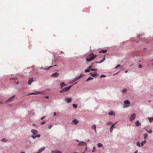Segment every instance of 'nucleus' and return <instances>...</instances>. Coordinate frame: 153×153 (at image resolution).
Listing matches in <instances>:
<instances>
[{
  "instance_id": "nucleus-1",
  "label": "nucleus",
  "mask_w": 153,
  "mask_h": 153,
  "mask_svg": "<svg viewBox=\"0 0 153 153\" xmlns=\"http://www.w3.org/2000/svg\"><path fill=\"white\" fill-rule=\"evenodd\" d=\"M97 56V55L94 54L93 53H91L89 54L88 56L86 57V61L87 62L91 61L96 58Z\"/></svg>"
},
{
  "instance_id": "nucleus-2",
  "label": "nucleus",
  "mask_w": 153,
  "mask_h": 153,
  "mask_svg": "<svg viewBox=\"0 0 153 153\" xmlns=\"http://www.w3.org/2000/svg\"><path fill=\"white\" fill-rule=\"evenodd\" d=\"M72 86H69L63 88L60 91V92L61 93H63L68 91L71 87Z\"/></svg>"
},
{
  "instance_id": "nucleus-3",
  "label": "nucleus",
  "mask_w": 153,
  "mask_h": 153,
  "mask_svg": "<svg viewBox=\"0 0 153 153\" xmlns=\"http://www.w3.org/2000/svg\"><path fill=\"white\" fill-rule=\"evenodd\" d=\"M125 105H124V108H127L129 105L130 102L127 100H126L124 101Z\"/></svg>"
},
{
  "instance_id": "nucleus-4",
  "label": "nucleus",
  "mask_w": 153,
  "mask_h": 153,
  "mask_svg": "<svg viewBox=\"0 0 153 153\" xmlns=\"http://www.w3.org/2000/svg\"><path fill=\"white\" fill-rule=\"evenodd\" d=\"M43 92H39V91H36L35 92L32 93L28 95H35V94H43Z\"/></svg>"
},
{
  "instance_id": "nucleus-5",
  "label": "nucleus",
  "mask_w": 153,
  "mask_h": 153,
  "mask_svg": "<svg viewBox=\"0 0 153 153\" xmlns=\"http://www.w3.org/2000/svg\"><path fill=\"white\" fill-rule=\"evenodd\" d=\"M59 75V73H58L57 72H56L55 73L51 75V76L54 77L55 78H56Z\"/></svg>"
},
{
  "instance_id": "nucleus-6",
  "label": "nucleus",
  "mask_w": 153,
  "mask_h": 153,
  "mask_svg": "<svg viewBox=\"0 0 153 153\" xmlns=\"http://www.w3.org/2000/svg\"><path fill=\"white\" fill-rule=\"evenodd\" d=\"M136 114H133L130 117V120L132 121L134 119H135V118Z\"/></svg>"
},
{
  "instance_id": "nucleus-7",
  "label": "nucleus",
  "mask_w": 153,
  "mask_h": 153,
  "mask_svg": "<svg viewBox=\"0 0 153 153\" xmlns=\"http://www.w3.org/2000/svg\"><path fill=\"white\" fill-rule=\"evenodd\" d=\"M86 143H85V142H82V141L80 142L78 144V145L79 146H83V145L86 146Z\"/></svg>"
},
{
  "instance_id": "nucleus-8",
  "label": "nucleus",
  "mask_w": 153,
  "mask_h": 153,
  "mask_svg": "<svg viewBox=\"0 0 153 153\" xmlns=\"http://www.w3.org/2000/svg\"><path fill=\"white\" fill-rule=\"evenodd\" d=\"M33 78H31L29 79L28 82V84L29 85H30L32 82H33Z\"/></svg>"
},
{
  "instance_id": "nucleus-9",
  "label": "nucleus",
  "mask_w": 153,
  "mask_h": 153,
  "mask_svg": "<svg viewBox=\"0 0 153 153\" xmlns=\"http://www.w3.org/2000/svg\"><path fill=\"white\" fill-rule=\"evenodd\" d=\"M15 95H13L12 97H11L10 98H9L8 100H7L6 101V102H8L11 101H12L13 100L14 98H15Z\"/></svg>"
},
{
  "instance_id": "nucleus-10",
  "label": "nucleus",
  "mask_w": 153,
  "mask_h": 153,
  "mask_svg": "<svg viewBox=\"0 0 153 153\" xmlns=\"http://www.w3.org/2000/svg\"><path fill=\"white\" fill-rule=\"evenodd\" d=\"M45 149V147H43L42 148L40 149L38 151V152L37 153H40L42 152L43 151H44Z\"/></svg>"
},
{
  "instance_id": "nucleus-11",
  "label": "nucleus",
  "mask_w": 153,
  "mask_h": 153,
  "mask_svg": "<svg viewBox=\"0 0 153 153\" xmlns=\"http://www.w3.org/2000/svg\"><path fill=\"white\" fill-rule=\"evenodd\" d=\"M31 132H32V133H33V135H34V136H35V135L36 134H37V131L35 129H32L31 130Z\"/></svg>"
},
{
  "instance_id": "nucleus-12",
  "label": "nucleus",
  "mask_w": 153,
  "mask_h": 153,
  "mask_svg": "<svg viewBox=\"0 0 153 153\" xmlns=\"http://www.w3.org/2000/svg\"><path fill=\"white\" fill-rule=\"evenodd\" d=\"M115 125V124H113L111 126L110 128V132H112L113 129L114 128V127Z\"/></svg>"
},
{
  "instance_id": "nucleus-13",
  "label": "nucleus",
  "mask_w": 153,
  "mask_h": 153,
  "mask_svg": "<svg viewBox=\"0 0 153 153\" xmlns=\"http://www.w3.org/2000/svg\"><path fill=\"white\" fill-rule=\"evenodd\" d=\"M72 122L75 125L79 123L78 121L76 119H74V120H73Z\"/></svg>"
},
{
  "instance_id": "nucleus-14",
  "label": "nucleus",
  "mask_w": 153,
  "mask_h": 153,
  "mask_svg": "<svg viewBox=\"0 0 153 153\" xmlns=\"http://www.w3.org/2000/svg\"><path fill=\"white\" fill-rule=\"evenodd\" d=\"M105 57L104 56V58L102 60H101L100 61V62H95V63H100L102 62H103V61H105Z\"/></svg>"
},
{
  "instance_id": "nucleus-15",
  "label": "nucleus",
  "mask_w": 153,
  "mask_h": 153,
  "mask_svg": "<svg viewBox=\"0 0 153 153\" xmlns=\"http://www.w3.org/2000/svg\"><path fill=\"white\" fill-rule=\"evenodd\" d=\"M65 100L67 101V102L68 103H70L71 101V98L67 97Z\"/></svg>"
},
{
  "instance_id": "nucleus-16",
  "label": "nucleus",
  "mask_w": 153,
  "mask_h": 153,
  "mask_svg": "<svg viewBox=\"0 0 153 153\" xmlns=\"http://www.w3.org/2000/svg\"><path fill=\"white\" fill-rule=\"evenodd\" d=\"M60 85H61V88L62 89L64 86H66L67 85L65 84L64 82H63L61 83Z\"/></svg>"
},
{
  "instance_id": "nucleus-17",
  "label": "nucleus",
  "mask_w": 153,
  "mask_h": 153,
  "mask_svg": "<svg viewBox=\"0 0 153 153\" xmlns=\"http://www.w3.org/2000/svg\"><path fill=\"white\" fill-rule=\"evenodd\" d=\"M108 114L109 115H113L114 116L115 115L113 111H111L108 113Z\"/></svg>"
},
{
  "instance_id": "nucleus-18",
  "label": "nucleus",
  "mask_w": 153,
  "mask_h": 153,
  "mask_svg": "<svg viewBox=\"0 0 153 153\" xmlns=\"http://www.w3.org/2000/svg\"><path fill=\"white\" fill-rule=\"evenodd\" d=\"M40 136V134H38L36 136L32 135L31 137L33 139H35L36 137H39Z\"/></svg>"
},
{
  "instance_id": "nucleus-19",
  "label": "nucleus",
  "mask_w": 153,
  "mask_h": 153,
  "mask_svg": "<svg viewBox=\"0 0 153 153\" xmlns=\"http://www.w3.org/2000/svg\"><path fill=\"white\" fill-rule=\"evenodd\" d=\"M135 124L136 126H138L140 125V123L138 121H137L135 123Z\"/></svg>"
},
{
  "instance_id": "nucleus-20",
  "label": "nucleus",
  "mask_w": 153,
  "mask_h": 153,
  "mask_svg": "<svg viewBox=\"0 0 153 153\" xmlns=\"http://www.w3.org/2000/svg\"><path fill=\"white\" fill-rule=\"evenodd\" d=\"M92 128L94 130V131L95 133L97 132V131L96 130V126L95 125H93L92 126Z\"/></svg>"
},
{
  "instance_id": "nucleus-21",
  "label": "nucleus",
  "mask_w": 153,
  "mask_h": 153,
  "mask_svg": "<svg viewBox=\"0 0 153 153\" xmlns=\"http://www.w3.org/2000/svg\"><path fill=\"white\" fill-rule=\"evenodd\" d=\"M52 153H62L61 151H52Z\"/></svg>"
},
{
  "instance_id": "nucleus-22",
  "label": "nucleus",
  "mask_w": 153,
  "mask_h": 153,
  "mask_svg": "<svg viewBox=\"0 0 153 153\" xmlns=\"http://www.w3.org/2000/svg\"><path fill=\"white\" fill-rule=\"evenodd\" d=\"M107 52V50H102L99 51V53H105Z\"/></svg>"
},
{
  "instance_id": "nucleus-23",
  "label": "nucleus",
  "mask_w": 153,
  "mask_h": 153,
  "mask_svg": "<svg viewBox=\"0 0 153 153\" xmlns=\"http://www.w3.org/2000/svg\"><path fill=\"white\" fill-rule=\"evenodd\" d=\"M53 67V66H50L48 68H43L42 67H41L40 68L41 69H44V70H49L50 69V68L52 67Z\"/></svg>"
},
{
  "instance_id": "nucleus-24",
  "label": "nucleus",
  "mask_w": 153,
  "mask_h": 153,
  "mask_svg": "<svg viewBox=\"0 0 153 153\" xmlns=\"http://www.w3.org/2000/svg\"><path fill=\"white\" fill-rule=\"evenodd\" d=\"M146 142V140H144L143 141H142L141 143V145L142 146H143L144 144Z\"/></svg>"
},
{
  "instance_id": "nucleus-25",
  "label": "nucleus",
  "mask_w": 153,
  "mask_h": 153,
  "mask_svg": "<svg viewBox=\"0 0 153 153\" xmlns=\"http://www.w3.org/2000/svg\"><path fill=\"white\" fill-rule=\"evenodd\" d=\"M149 120V121L150 122H152V121H153V117H149L148 118Z\"/></svg>"
},
{
  "instance_id": "nucleus-26",
  "label": "nucleus",
  "mask_w": 153,
  "mask_h": 153,
  "mask_svg": "<svg viewBox=\"0 0 153 153\" xmlns=\"http://www.w3.org/2000/svg\"><path fill=\"white\" fill-rule=\"evenodd\" d=\"M112 124V122L111 121H109L107 122L106 123V125H110Z\"/></svg>"
},
{
  "instance_id": "nucleus-27",
  "label": "nucleus",
  "mask_w": 153,
  "mask_h": 153,
  "mask_svg": "<svg viewBox=\"0 0 153 153\" xmlns=\"http://www.w3.org/2000/svg\"><path fill=\"white\" fill-rule=\"evenodd\" d=\"M97 145H98V147H102V146H103V145H102V144L101 143H98Z\"/></svg>"
},
{
  "instance_id": "nucleus-28",
  "label": "nucleus",
  "mask_w": 153,
  "mask_h": 153,
  "mask_svg": "<svg viewBox=\"0 0 153 153\" xmlns=\"http://www.w3.org/2000/svg\"><path fill=\"white\" fill-rule=\"evenodd\" d=\"M143 135L145 139H146L148 137V135L147 134H143Z\"/></svg>"
},
{
  "instance_id": "nucleus-29",
  "label": "nucleus",
  "mask_w": 153,
  "mask_h": 153,
  "mask_svg": "<svg viewBox=\"0 0 153 153\" xmlns=\"http://www.w3.org/2000/svg\"><path fill=\"white\" fill-rule=\"evenodd\" d=\"M98 75L96 74H94L92 75V76L94 77H97Z\"/></svg>"
},
{
  "instance_id": "nucleus-30",
  "label": "nucleus",
  "mask_w": 153,
  "mask_h": 153,
  "mask_svg": "<svg viewBox=\"0 0 153 153\" xmlns=\"http://www.w3.org/2000/svg\"><path fill=\"white\" fill-rule=\"evenodd\" d=\"M93 79V78L92 77H89L86 80V81H88L91 79Z\"/></svg>"
},
{
  "instance_id": "nucleus-31",
  "label": "nucleus",
  "mask_w": 153,
  "mask_h": 153,
  "mask_svg": "<svg viewBox=\"0 0 153 153\" xmlns=\"http://www.w3.org/2000/svg\"><path fill=\"white\" fill-rule=\"evenodd\" d=\"M146 131L148 132L149 133H151L152 132V131L151 130H150L149 131H148L146 129Z\"/></svg>"
},
{
  "instance_id": "nucleus-32",
  "label": "nucleus",
  "mask_w": 153,
  "mask_h": 153,
  "mask_svg": "<svg viewBox=\"0 0 153 153\" xmlns=\"http://www.w3.org/2000/svg\"><path fill=\"white\" fill-rule=\"evenodd\" d=\"M1 141H3L4 142H6L7 141V140L6 139H1Z\"/></svg>"
},
{
  "instance_id": "nucleus-33",
  "label": "nucleus",
  "mask_w": 153,
  "mask_h": 153,
  "mask_svg": "<svg viewBox=\"0 0 153 153\" xmlns=\"http://www.w3.org/2000/svg\"><path fill=\"white\" fill-rule=\"evenodd\" d=\"M90 71V70L88 69H86L85 70V72H89Z\"/></svg>"
},
{
  "instance_id": "nucleus-34",
  "label": "nucleus",
  "mask_w": 153,
  "mask_h": 153,
  "mask_svg": "<svg viewBox=\"0 0 153 153\" xmlns=\"http://www.w3.org/2000/svg\"><path fill=\"white\" fill-rule=\"evenodd\" d=\"M73 106L74 108H76L77 107V105L75 104H73Z\"/></svg>"
},
{
  "instance_id": "nucleus-35",
  "label": "nucleus",
  "mask_w": 153,
  "mask_h": 153,
  "mask_svg": "<svg viewBox=\"0 0 153 153\" xmlns=\"http://www.w3.org/2000/svg\"><path fill=\"white\" fill-rule=\"evenodd\" d=\"M95 149H96V148L94 147H93V150L92 151V152H94L95 150Z\"/></svg>"
},
{
  "instance_id": "nucleus-36",
  "label": "nucleus",
  "mask_w": 153,
  "mask_h": 153,
  "mask_svg": "<svg viewBox=\"0 0 153 153\" xmlns=\"http://www.w3.org/2000/svg\"><path fill=\"white\" fill-rule=\"evenodd\" d=\"M137 146H138L140 147V143L139 142H137Z\"/></svg>"
},
{
  "instance_id": "nucleus-37",
  "label": "nucleus",
  "mask_w": 153,
  "mask_h": 153,
  "mask_svg": "<svg viewBox=\"0 0 153 153\" xmlns=\"http://www.w3.org/2000/svg\"><path fill=\"white\" fill-rule=\"evenodd\" d=\"M91 70L92 71H96L97 69L91 68Z\"/></svg>"
},
{
  "instance_id": "nucleus-38",
  "label": "nucleus",
  "mask_w": 153,
  "mask_h": 153,
  "mask_svg": "<svg viewBox=\"0 0 153 153\" xmlns=\"http://www.w3.org/2000/svg\"><path fill=\"white\" fill-rule=\"evenodd\" d=\"M92 67H93L92 65H90V66H89L88 67V69H89L90 70H91V68H92Z\"/></svg>"
},
{
  "instance_id": "nucleus-39",
  "label": "nucleus",
  "mask_w": 153,
  "mask_h": 153,
  "mask_svg": "<svg viewBox=\"0 0 153 153\" xmlns=\"http://www.w3.org/2000/svg\"><path fill=\"white\" fill-rule=\"evenodd\" d=\"M126 91H127V90H126V89H124L123 90V93H125V92H126Z\"/></svg>"
},
{
  "instance_id": "nucleus-40",
  "label": "nucleus",
  "mask_w": 153,
  "mask_h": 153,
  "mask_svg": "<svg viewBox=\"0 0 153 153\" xmlns=\"http://www.w3.org/2000/svg\"><path fill=\"white\" fill-rule=\"evenodd\" d=\"M106 76L105 75H102L100 76V78H102V77H105Z\"/></svg>"
},
{
  "instance_id": "nucleus-41",
  "label": "nucleus",
  "mask_w": 153,
  "mask_h": 153,
  "mask_svg": "<svg viewBox=\"0 0 153 153\" xmlns=\"http://www.w3.org/2000/svg\"><path fill=\"white\" fill-rule=\"evenodd\" d=\"M82 76V74H81L79 76H78V77H77V78L78 79H79L80 77H81Z\"/></svg>"
},
{
  "instance_id": "nucleus-42",
  "label": "nucleus",
  "mask_w": 153,
  "mask_h": 153,
  "mask_svg": "<svg viewBox=\"0 0 153 153\" xmlns=\"http://www.w3.org/2000/svg\"><path fill=\"white\" fill-rule=\"evenodd\" d=\"M142 67V65H139L138 66L139 68H141Z\"/></svg>"
},
{
  "instance_id": "nucleus-43",
  "label": "nucleus",
  "mask_w": 153,
  "mask_h": 153,
  "mask_svg": "<svg viewBox=\"0 0 153 153\" xmlns=\"http://www.w3.org/2000/svg\"><path fill=\"white\" fill-rule=\"evenodd\" d=\"M45 121H43L41 123V124L42 125H43V124H45Z\"/></svg>"
},
{
  "instance_id": "nucleus-44",
  "label": "nucleus",
  "mask_w": 153,
  "mask_h": 153,
  "mask_svg": "<svg viewBox=\"0 0 153 153\" xmlns=\"http://www.w3.org/2000/svg\"><path fill=\"white\" fill-rule=\"evenodd\" d=\"M52 126L49 125L48 126V128H49V129H51L52 128Z\"/></svg>"
},
{
  "instance_id": "nucleus-45",
  "label": "nucleus",
  "mask_w": 153,
  "mask_h": 153,
  "mask_svg": "<svg viewBox=\"0 0 153 153\" xmlns=\"http://www.w3.org/2000/svg\"><path fill=\"white\" fill-rule=\"evenodd\" d=\"M77 80L76 79V78H75V79H74L73 80V82H75V81H76V80Z\"/></svg>"
},
{
  "instance_id": "nucleus-46",
  "label": "nucleus",
  "mask_w": 153,
  "mask_h": 153,
  "mask_svg": "<svg viewBox=\"0 0 153 153\" xmlns=\"http://www.w3.org/2000/svg\"><path fill=\"white\" fill-rule=\"evenodd\" d=\"M56 113L55 112H54V113H53V115L54 116H55L56 115Z\"/></svg>"
},
{
  "instance_id": "nucleus-47",
  "label": "nucleus",
  "mask_w": 153,
  "mask_h": 153,
  "mask_svg": "<svg viewBox=\"0 0 153 153\" xmlns=\"http://www.w3.org/2000/svg\"><path fill=\"white\" fill-rule=\"evenodd\" d=\"M45 116H44V117H42V118H41V119L42 120H43L44 118V117H45Z\"/></svg>"
},
{
  "instance_id": "nucleus-48",
  "label": "nucleus",
  "mask_w": 153,
  "mask_h": 153,
  "mask_svg": "<svg viewBox=\"0 0 153 153\" xmlns=\"http://www.w3.org/2000/svg\"><path fill=\"white\" fill-rule=\"evenodd\" d=\"M45 98L47 99H48L49 98V97L48 96H47L45 97Z\"/></svg>"
},
{
  "instance_id": "nucleus-49",
  "label": "nucleus",
  "mask_w": 153,
  "mask_h": 153,
  "mask_svg": "<svg viewBox=\"0 0 153 153\" xmlns=\"http://www.w3.org/2000/svg\"><path fill=\"white\" fill-rule=\"evenodd\" d=\"M90 74L92 76V75H93V74L92 73H90Z\"/></svg>"
},
{
  "instance_id": "nucleus-50",
  "label": "nucleus",
  "mask_w": 153,
  "mask_h": 153,
  "mask_svg": "<svg viewBox=\"0 0 153 153\" xmlns=\"http://www.w3.org/2000/svg\"><path fill=\"white\" fill-rule=\"evenodd\" d=\"M117 66V67H120V65H118Z\"/></svg>"
},
{
  "instance_id": "nucleus-51",
  "label": "nucleus",
  "mask_w": 153,
  "mask_h": 153,
  "mask_svg": "<svg viewBox=\"0 0 153 153\" xmlns=\"http://www.w3.org/2000/svg\"><path fill=\"white\" fill-rule=\"evenodd\" d=\"M137 151H136L134 153H137Z\"/></svg>"
},
{
  "instance_id": "nucleus-52",
  "label": "nucleus",
  "mask_w": 153,
  "mask_h": 153,
  "mask_svg": "<svg viewBox=\"0 0 153 153\" xmlns=\"http://www.w3.org/2000/svg\"><path fill=\"white\" fill-rule=\"evenodd\" d=\"M118 67H117V66L116 67H115V69H116V68H117Z\"/></svg>"
},
{
  "instance_id": "nucleus-53",
  "label": "nucleus",
  "mask_w": 153,
  "mask_h": 153,
  "mask_svg": "<svg viewBox=\"0 0 153 153\" xmlns=\"http://www.w3.org/2000/svg\"><path fill=\"white\" fill-rule=\"evenodd\" d=\"M127 72H128V71H125V72L126 73H127Z\"/></svg>"
},
{
  "instance_id": "nucleus-54",
  "label": "nucleus",
  "mask_w": 153,
  "mask_h": 153,
  "mask_svg": "<svg viewBox=\"0 0 153 153\" xmlns=\"http://www.w3.org/2000/svg\"><path fill=\"white\" fill-rule=\"evenodd\" d=\"M18 83H19V82H17L16 83V84H18Z\"/></svg>"
},
{
  "instance_id": "nucleus-55",
  "label": "nucleus",
  "mask_w": 153,
  "mask_h": 153,
  "mask_svg": "<svg viewBox=\"0 0 153 153\" xmlns=\"http://www.w3.org/2000/svg\"><path fill=\"white\" fill-rule=\"evenodd\" d=\"M2 102H0V104H2Z\"/></svg>"
},
{
  "instance_id": "nucleus-56",
  "label": "nucleus",
  "mask_w": 153,
  "mask_h": 153,
  "mask_svg": "<svg viewBox=\"0 0 153 153\" xmlns=\"http://www.w3.org/2000/svg\"><path fill=\"white\" fill-rule=\"evenodd\" d=\"M117 123V122H116L114 124H116V123Z\"/></svg>"
},
{
  "instance_id": "nucleus-57",
  "label": "nucleus",
  "mask_w": 153,
  "mask_h": 153,
  "mask_svg": "<svg viewBox=\"0 0 153 153\" xmlns=\"http://www.w3.org/2000/svg\"><path fill=\"white\" fill-rule=\"evenodd\" d=\"M76 79H77V80H78V78H77V77H76Z\"/></svg>"
},
{
  "instance_id": "nucleus-58",
  "label": "nucleus",
  "mask_w": 153,
  "mask_h": 153,
  "mask_svg": "<svg viewBox=\"0 0 153 153\" xmlns=\"http://www.w3.org/2000/svg\"><path fill=\"white\" fill-rule=\"evenodd\" d=\"M21 153H25V152H21Z\"/></svg>"
},
{
  "instance_id": "nucleus-59",
  "label": "nucleus",
  "mask_w": 153,
  "mask_h": 153,
  "mask_svg": "<svg viewBox=\"0 0 153 153\" xmlns=\"http://www.w3.org/2000/svg\"><path fill=\"white\" fill-rule=\"evenodd\" d=\"M74 153H78L77 152H74Z\"/></svg>"
},
{
  "instance_id": "nucleus-60",
  "label": "nucleus",
  "mask_w": 153,
  "mask_h": 153,
  "mask_svg": "<svg viewBox=\"0 0 153 153\" xmlns=\"http://www.w3.org/2000/svg\"><path fill=\"white\" fill-rule=\"evenodd\" d=\"M56 65H54V66H56Z\"/></svg>"
},
{
  "instance_id": "nucleus-61",
  "label": "nucleus",
  "mask_w": 153,
  "mask_h": 153,
  "mask_svg": "<svg viewBox=\"0 0 153 153\" xmlns=\"http://www.w3.org/2000/svg\"><path fill=\"white\" fill-rule=\"evenodd\" d=\"M89 141V140H88V142Z\"/></svg>"
},
{
  "instance_id": "nucleus-62",
  "label": "nucleus",
  "mask_w": 153,
  "mask_h": 153,
  "mask_svg": "<svg viewBox=\"0 0 153 153\" xmlns=\"http://www.w3.org/2000/svg\"><path fill=\"white\" fill-rule=\"evenodd\" d=\"M82 153H85L84 152H82Z\"/></svg>"
},
{
  "instance_id": "nucleus-63",
  "label": "nucleus",
  "mask_w": 153,
  "mask_h": 153,
  "mask_svg": "<svg viewBox=\"0 0 153 153\" xmlns=\"http://www.w3.org/2000/svg\"><path fill=\"white\" fill-rule=\"evenodd\" d=\"M152 60H153V59Z\"/></svg>"
}]
</instances>
